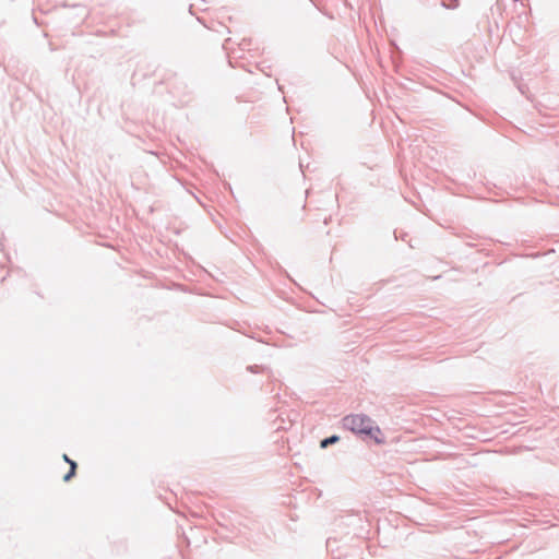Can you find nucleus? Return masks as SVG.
<instances>
[{"label":"nucleus","mask_w":559,"mask_h":559,"mask_svg":"<svg viewBox=\"0 0 559 559\" xmlns=\"http://www.w3.org/2000/svg\"><path fill=\"white\" fill-rule=\"evenodd\" d=\"M377 443L381 444L384 442V439H383V436L382 433L381 435H378L376 432H372L371 435H369Z\"/></svg>","instance_id":"4"},{"label":"nucleus","mask_w":559,"mask_h":559,"mask_svg":"<svg viewBox=\"0 0 559 559\" xmlns=\"http://www.w3.org/2000/svg\"><path fill=\"white\" fill-rule=\"evenodd\" d=\"M338 439H340V438H338L337 436H332V437H330V438H326V439L322 440L320 445H321V448H323V449H324V448H326L328 445H330V444H333V443L337 442V441H338Z\"/></svg>","instance_id":"3"},{"label":"nucleus","mask_w":559,"mask_h":559,"mask_svg":"<svg viewBox=\"0 0 559 559\" xmlns=\"http://www.w3.org/2000/svg\"><path fill=\"white\" fill-rule=\"evenodd\" d=\"M63 460L70 464L69 473L63 476V480L69 481L75 475L76 463L70 460L67 454L63 455Z\"/></svg>","instance_id":"2"},{"label":"nucleus","mask_w":559,"mask_h":559,"mask_svg":"<svg viewBox=\"0 0 559 559\" xmlns=\"http://www.w3.org/2000/svg\"><path fill=\"white\" fill-rule=\"evenodd\" d=\"M343 426L357 433H366L371 435L376 432L381 435V429L379 427H373L372 421L366 415H349L343 419Z\"/></svg>","instance_id":"1"}]
</instances>
